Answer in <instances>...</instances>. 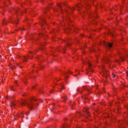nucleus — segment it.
<instances>
[{
  "instance_id": "obj_8",
  "label": "nucleus",
  "mask_w": 128,
  "mask_h": 128,
  "mask_svg": "<svg viewBox=\"0 0 128 128\" xmlns=\"http://www.w3.org/2000/svg\"><path fill=\"white\" fill-rule=\"evenodd\" d=\"M104 74H106V76H108V71L106 70L104 72Z\"/></svg>"
},
{
  "instance_id": "obj_13",
  "label": "nucleus",
  "mask_w": 128,
  "mask_h": 128,
  "mask_svg": "<svg viewBox=\"0 0 128 128\" xmlns=\"http://www.w3.org/2000/svg\"><path fill=\"white\" fill-rule=\"evenodd\" d=\"M58 6H59V8H62V4H59L58 5Z\"/></svg>"
},
{
  "instance_id": "obj_2",
  "label": "nucleus",
  "mask_w": 128,
  "mask_h": 128,
  "mask_svg": "<svg viewBox=\"0 0 128 128\" xmlns=\"http://www.w3.org/2000/svg\"><path fill=\"white\" fill-rule=\"evenodd\" d=\"M102 44H104V46H105L106 48L110 49L111 48L112 46V44H111L110 42H102Z\"/></svg>"
},
{
  "instance_id": "obj_24",
  "label": "nucleus",
  "mask_w": 128,
  "mask_h": 128,
  "mask_svg": "<svg viewBox=\"0 0 128 128\" xmlns=\"http://www.w3.org/2000/svg\"><path fill=\"white\" fill-rule=\"evenodd\" d=\"M66 78H68V76L66 75Z\"/></svg>"
},
{
  "instance_id": "obj_28",
  "label": "nucleus",
  "mask_w": 128,
  "mask_h": 128,
  "mask_svg": "<svg viewBox=\"0 0 128 128\" xmlns=\"http://www.w3.org/2000/svg\"><path fill=\"white\" fill-rule=\"evenodd\" d=\"M22 30H24V28H21Z\"/></svg>"
},
{
  "instance_id": "obj_23",
  "label": "nucleus",
  "mask_w": 128,
  "mask_h": 128,
  "mask_svg": "<svg viewBox=\"0 0 128 128\" xmlns=\"http://www.w3.org/2000/svg\"><path fill=\"white\" fill-rule=\"evenodd\" d=\"M11 90H14V88H12V87L10 88Z\"/></svg>"
},
{
  "instance_id": "obj_9",
  "label": "nucleus",
  "mask_w": 128,
  "mask_h": 128,
  "mask_svg": "<svg viewBox=\"0 0 128 128\" xmlns=\"http://www.w3.org/2000/svg\"><path fill=\"white\" fill-rule=\"evenodd\" d=\"M14 106H16V104H14V103H12L10 104V106L14 107Z\"/></svg>"
},
{
  "instance_id": "obj_11",
  "label": "nucleus",
  "mask_w": 128,
  "mask_h": 128,
  "mask_svg": "<svg viewBox=\"0 0 128 128\" xmlns=\"http://www.w3.org/2000/svg\"><path fill=\"white\" fill-rule=\"evenodd\" d=\"M64 86L62 85V88L60 90V92H62V90H64Z\"/></svg>"
},
{
  "instance_id": "obj_27",
  "label": "nucleus",
  "mask_w": 128,
  "mask_h": 128,
  "mask_svg": "<svg viewBox=\"0 0 128 128\" xmlns=\"http://www.w3.org/2000/svg\"><path fill=\"white\" fill-rule=\"evenodd\" d=\"M26 114H30V112H27V113H26Z\"/></svg>"
},
{
  "instance_id": "obj_16",
  "label": "nucleus",
  "mask_w": 128,
  "mask_h": 128,
  "mask_svg": "<svg viewBox=\"0 0 128 128\" xmlns=\"http://www.w3.org/2000/svg\"><path fill=\"white\" fill-rule=\"evenodd\" d=\"M14 12H18V9H14Z\"/></svg>"
},
{
  "instance_id": "obj_33",
  "label": "nucleus",
  "mask_w": 128,
  "mask_h": 128,
  "mask_svg": "<svg viewBox=\"0 0 128 128\" xmlns=\"http://www.w3.org/2000/svg\"><path fill=\"white\" fill-rule=\"evenodd\" d=\"M4 24H6V23H5V22H4Z\"/></svg>"
},
{
  "instance_id": "obj_19",
  "label": "nucleus",
  "mask_w": 128,
  "mask_h": 128,
  "mask_svg": "<svg viewBox=\"0 0 128 128\" xmlns=\"http://www.w3.org/2000/svg\"><path fill=\"white\" fill-rule=\"evenodd\" d=\"M64 100H66L68 98H64Z\"/></svg>"
},
{
  "instance_id": "obj_32",
  "label": "nucleus",
  "mask_w": 128,
  "mask_h": 128,
  "mask_svg": "<svg viewBox=\"0 0 128 128\" xmlns=\"http://www.w3.org/2000/svg\"><path fill=\"white\" fill-rule=\"evenodd\" d=\"M16 24H18V22H16Z\"/></svg>"
},
{
  "instance_id": "obj_5",
  "label": "nucleus",
  "mask_w": 128,
  "mask_h": 128,
  "mask_svg": "<svg viewBox=\"0 0 128 128\" xmlns=\"http://www.w3.org/2000/svg\"><path fill=\"white\" fill-rule=\"evenodd\" d=\"M104 62H110L108 57H106L104 60Z\"/></svg>"
},
{
  "instance_id": "obj_36",
  "label": "nucleus",
  "mask_w": 128,
  "mask_h": 128,
  "mask_svg": "<svg viewBox=\"0 0 128 128\" xmlns=\"http://www.w3.org/2000/svg\"><path fill=\"white\" fill-rule=\"evenodd\" d=\"M41 92H42V91H41Z\"/></svg>"
},
{
  "instance_id": "obj_6",
  "label": "nucleus",
  "mask_w": 128,
  "mask_h": 128,
  "mask_svg": "<svg viewBox=\"0 0 128 128\" xmlns=\"http://www.w3.org/2000/svg\"><path fill=\"white\" fill-rule=\"evenodd\" d=\"M22 60H24V62H27L26 60H28V58L26 56H24L22 58Z\"/></svg>"
},
{
  "instance_id": "obj_4",
  "label": "nucleus",
  "mask_w": 128,
  "mask_h": 128,
  "mask_svg": "<svg viewBox=\"0 0 128 128\" xmlns=\"http://www.w3.org/2000/svg\"><path fill=\"white\" fill-rule=\"evenodd\" d=\"M64 42L66 44V46H72V44H70V43H68L70 42V40H65Z\"/></svg>"
},
{
  "instance_id": "obj_3",
  "label": "nucleus",
  "mask_w": 128,
  "mask_h": 128,
  "mask_svg": "<svg viewBox=\"0 0 128 128\" xmlns=\"http://www.w3.org/2000/svg\"><path fill=\"white\" fill-rule=\"evenodd\" d=\"M87 64L88 66V68L90 72H94V70H92V64H90V62H87Z\"/></svg>"
},
{
  "instance_id": "obj_35",
  "label": "nucleus",
  "mask_w": 128,
  "mask_h": 128,
  "mask_svg": "<svg viewBox=\"0 0 128 128\" xmlns=\"http://www.w3.org/2000/svg\"><path fill=\"white\" fill-rule=\"evenodd\" d=\"M42 102H44V100H42Z\"/></svg>"
},
{
  "instance_id": "obj_15",
  "label": "nucleus",
  "mask_w": 128,
  "mask_h": 128,
  "mask_svg": "<svg viewBox=\"0 0 128 128\" xmlns=\"http://www.w3.org/2000/svg\"><path fill=\"white\" fill-rule=\"evenodd\" d=\"M112 78H116V74H112Z\"/></svg>"
},
{
  "instance_id": "obj_26",
  "label": "nucleus",
  "mask_w": 128,
  "mask_h": 128,
  "mask_svg": "<svg viewBox=\"0 0 128 128\" xmlns=\"http://www.w3.org/2000/svg\"><path fill=\"white\" fill-rule=\"evenodd\" d=\"M116 62H120V60H117L116 61Z\"/></svg>"
},
{
  "instance_id": "obj_14",
  "label": "nucleus",
  "mask_w": 128,
  "mask_h": 128,
  "mask_svg": "<svg viewBox=\"0 0 128 128\" xmlns=\"http://www.w3.org/2000/svg\"><path fill=\"white\" fill-rule=\"evenodd\" d=\"M109 34H110V36H114V34H112V33L111 32H110L109 33Z\"/></svg>"
},
{
  "instance_id": "obj_18",
  "label": "nucleus",
  "mask_w": 128,
  "mask_h": 128,
  "mask_svg": "<svg viewBox=\"0 0 128 128\" xmlns=\"http://www.w3.org/2000/svg\"><path fill=\"white\" fill-rule=\"evenodd\" d=\"M23 82L24 84H26V80H23Z\"/></svg>"
},
{
  "instance_id": "obj_20",
  "label": "nucleus",
  "mask_w": 128,
  "mask_h": 128,
  "mask_svg": "<svg viewBox=\"0 0 128 128\" xmlns=\"http://www.w3.org/2000/svg\"><path fill=\"white\" fill-rule=\"evenodd\" d=\"M71 10H74V8H71Z\"/></svg>"
},
{
  "instance_id": "obj_7",
  "label": "nucleus",
  "mask_w": 128,
  "mask_h": 128,
  "mask_svg": "<svg viewBox=\"0 0 128 128\" xmlns=\"http://www.w3.org/2000/svg\"><path fill=\"white\" fill-rule=\"evenodd\" d=\"M86 112L87 116H90V112H88V110L87 109L86 110Z\"/></svg>"
},
{
  "instance_id": "obj_39",
  "label": "nucleus",
  "mask_w": 128,
  "mask_h": 128,
  "mask_svg": "<svg viewBox=\"0 0 128 128\" xmlns=\"http://www.w3.org/2000/svg\"><path fill=\"white\" fill-rule=\"evenodd\" d=\"M122 128H123V127H122Z\"/></svg>"
},
{
  "instance_id": "obj_1",
  "label": "nucleus",
  "mask_w": 128,
  "mask_h": 128,
  "mask_svg": "<svg viewBox=\"0 0 128 128\" xmlns=\"http://www.w3.org/2000/svg\"><path fill=\"white\" fill-rule=\"evenodd\" d=\"M20 104L22 106H26L28 108H29L30 110L32 108V107L34 106V105L32 104V102H30V103H28L26 102V100L22 101V102H20Z\"/></svg>"
},
{
  "instance_id": "obj_30",
  "label": "nucleus",
  "mask_w": 128,
  "mask_h": 128,
  "mask_svg": "<svg viewBox=\"0 0 128 128\" xmlns=\"http://www.w3.org/2000/svg\"><path fill=\"white\" fill-rule=\"evenodd\" d=\"M30 54H32V52H30Z\"/></svg>"
},
{
  "instance_id": "obj_31",
  "label": "nucleus",
  "mask_w": 128,
  "mask_h": 128,
  "mask_svg": "<svg viewBox=\"0 0 128 128\" xmlns=\"http://www.w3.org/2000/svg\"><path fill=\"white\" fill-rule=\"evenodd\" d=\"M103 92H104V89H103Z\"/></svg>"
},
{
  "instance_id": "obj_21",
  "label": "nucleus",
  "mask_w": 128,
  "mask_h": 128,
  "mask_svg": "<svg viewBox=\"0 0 128 128\" xmlns=\"http://www.w3.org/2000/svg\"><path fill=\"white\" fill-rule=\"evenodd\" d=\"M121 60H122L124 62V59L122 58H121Z\"/></svg>"
},
{
  "instance_id": "obj_12",
  "label": "nucleus",
  "mask_w": 128,
  "mask_h": 128,
  "mask_svg": "<svg viewBox=\"0 0 128 128\" xmlns=\"http://www.w3.org/2000/svg\"><path fill=\"white\" fill-rule=\"evenodd\" d=\"M76 8H80V6L78 5V4H77L76 5Z\"/></svg>"
},
{
  "instance_id": "obj_10",
  "label": "nucleus",
  "mask_w": 128,
  "mask_h": 128,
  "mask_svg": "<svg viewBox=\"0 0 128 128\" xmlns=\"http://www.w3.org/2000/svg\"><path fill=\"white\" fill-rule=\"evenodd\" d=\"M42 22H43L44 24H46V21L44 20V18H42Z\"/></svg>"
},
{
  "instance_id": "obj_25",
  "label": "nucleus",
  "mask_w": 128,
  "mask_h": 128,
  "mask_svg": "<svg viewBox=\"0 0 128 128\" xmlns=\"http://www.w3.org/2000/svg\"><path fill=\"white\" fill-rule=\"evenodd\" d=\"M33 100H35V101L38 100H36V98H33Z\"/></svg>"
},
{
  "instance_id": "obj_38",
  "label": "nucleus",
  "mask_w": 128,
  "mask_h": 128,
  "mask_svg": "<svg viewBox=\"0 0 128 128\" xmlns=\"http://www.w3.org/2000/svg\"><path fill=\"white\" fill-rule=\"evenodd\" d=\"M127 57L128 58V55Z\"/></svg>"
},
{
  "instance_id": "obj_34",
  "label": "nucleus",
  "mask_w": 128,
  "mask_h": 128,
  "mask_svg": "<svg viewBox=\"0 0 128 128\" xmlns=\"http://www.w3.org/2000/svg\"><path fill=\"white\" fill-rule=\"evenodd\" d=\"M52 92V91H51V92Z\"/></svg>"
},
{
  "instance_id": "obj_22",
  "label": "nucleus",
  "mask_w": 128,
  "mask_h": 128,
  "mask_svg": "<svg viewBox=\"0 0 128 128\" xmlns=\"http://www.w3.org/2000/svg\"><path fill=\"white\" fill-rule=\"evenodd\" d=\"M68 73L70 74H72V72H71L70 71H68Z\"/></svg>"
},
{
  "instance_id": "obj_17",
  "label": "nucleus",
  "mask_w": 128,
  "mask_h": 128,
  "mask_svg": "<svg viewBox=\"0 0 128 128\" xmlns=\"http://www.w3.org/2000/svg\"><path fill=\"white\" fill-rule=\"evenodd\" d=\"M63 52L64 54V50H66V48L62 49Z\"/></svg>"
},
{
  "instance_id": "obj_29",
  "label": "nucleus",
  "mask_w": 128,
  "mask_h": 128,
  "mask_svg": "<svg viewBox=\"0 0 128 128\" xmlns=\"http://www.w3.org/2000/svg\"><path fill=\"white\" fill-rule=\"evenodd\" d=\"M40 36H44V34H40Z\"/></svg>"
},
{
  "instance_id": "obj_37",
  "label": "nucleus",
  "mask_w": 128,
  "mask_h": 128,
  "mask_svg": "<svg viewBox=\"0 0 128 128\" xmlns=\"http://www.w3.org/2000/svg\"><path fill=\"white\" fill-rule=\"evenodd\" d=\"M74 76H76V75H74Z\"/></svg>"
}]
</instances>
